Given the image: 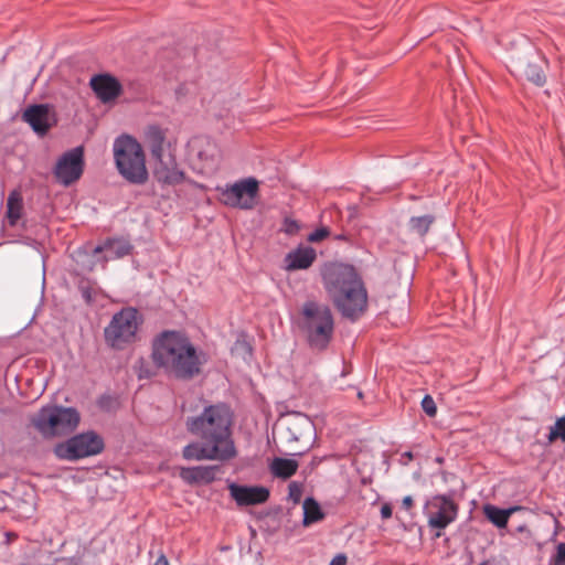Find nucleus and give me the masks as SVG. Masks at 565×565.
<instances>
[{"label": "nucleus", "mask_w": 565, "mask_h": 565, "mask_svg": "<svg viewBox=\"0 0 565 565\" xmlns=\"http://www.w3.org/2000/svg\"><path fill=\"white\" fill-rule=\"evenodd\" d=\"M151 360L167 375L191 381L202 373L207 355L184 332L164 330L152 340Z\"/></svg>", "instance_id": "obj_1"}, {"label": "nucleus", "mask_w": 565, "mask_h": 565, "mask_svg": "<svg viewBox=\"0 0 565 565\" xmlns=\"http://www.w3.org/2000/svg\"><path fill=\"white\" fill-rule=\"evenodd\" d=\"M323 282L334 307L348 319L356 320L367 308V291L355 268L331 264L323 271Z\"/></svg>", "instance_id": "obj_2"}, {"label": "nucleus", "mask_w": 565, "mask_h": 565, "mask_svg": "<svg viewBox=\"0 0 565 565\" xmlns=\"http://www.w3.org/2000/svg\"><path fill=\"white\" fill-rule=\"evenodd\" d=\"M233 416L228 406L223 403L206 406L196 416L188 417L186 430L202 441L212 443L227 449L236 457L237 451L232 438Z\"/></svg>", "instance_id": "obj_3"}, {"label": "nucleus", "mask_w": 565, "mask_h": 565, "mask_svg": "<svg viewBox=\"0 0 565 565\" xmlns=\"http://www.w3.org/2000/svg\"><path fill=\"white\" fill-rule=\"evenodd\" d=\"M296 323L311 350L322 352L328 349L334 334V318L329 306L307 300Z\"/></svg>", "instance_id": "obj_4"}, {"label": "nucleus", "mask_w": 565, "mask_h": 565, "mask_svg": "<svg viewBox=\"0 0 565 565\" xmlns=\"http://www.w3.org/2000/svg\"><path fill=\"white\" fill-rule=\"evenodd\" d=\"M114 159L119 174L127 182L142 185L148 181L143 149L131 136L122 135L115 140Z\"/></svg>", "instance_id": "obj_5"}, {"label": "nucleus", "mask_w": 565, "mask_h": 565, "mask_svg": "<svg viewBox=\"0 0 565 565\" xmlns=\"http://www.w3.org/2000/svg\"><path fill=\"white\" fill-rule=\"evenodd\" d=\"M143 318L136 308L126 307L116 312L104 329V339L108 347L124 350L138 341V332Z\"/></svg>", "instance_id": "obj_6"}, {"label": "nucleus", "mask_w": 565, "mask_h": 565, "mask_svg": "<svg viewBox=\"0 0 565 565\" xmlns=\"http://www.w3.org/2000/svg\"><path fill=\"white\" fill-rule=\"evenodd\" d=\"M30 422L32 427L45 439L66 436L71 431V408L47 405L34 414Z\"/></svg>", "instance_id": "obj_7"}, {"label": "nucleus", "mask_w": 565, "mask_h": 565, "mask_svg": "<svg viewBox=\"0 0 565 565\" xmlns=\"http://www.w3.org/2000/svg\"><path fill=\"white\" fill-rule=\"evenodd\" d=\"M258 190V181L254 178L243 179L225 188H217L221 201L225 205L244 210L254 207Z\"/></svg>", "instance_id": "obj_8"}, {"label": "nucleus", "mask_w": 565, "mask_h": 565, "mask_svg": "<svg viewBox=\"0 0 565 565\" xmlns=\"http://www.w3.org/2000/svg\"><path fill=\"white\" fill-rule=\"evenodd\" d=\"M188 148L190 162L194 170L202 174L214 170L220 158V149L211 138L194 137L190 140Z\"/></svg>", "instance_id": "obj_9"}, {"label": "nucleus", "mask_w": 565, "mask_h": 565, "mask_svg": "<svg viewBox=\"0 0 565 565\" xmlns=\"http://www.w3.org/2000/svg\"><path fill=\"white\" fill-rule=\"evenodd\" d=\"M428 525L443 530L455 521L458 505L447 495H435L426 504Z\"/></svg>", "instance_id": "obj_10"}, {"label": "nucleus", "mask_w": 565, "mask_h": 565, "mask_svg": "<svg viewBox=\"0 0 565 565\" xmlns=\"http://www.w3.org/2000/svg\"><path fill=\"white\" fill-rule=\"evenodd\" d=\"M21 118L40 137H44L56 124L55 114L47 104H35L26 107Z\"/></svg>", "instance_id": "obj_11"}, {"label": "nucleus", "mask_w": 565, "mask_h": 565, "mask_svg": "<svg viewBox=\"0 0 565 565\" xmlns=\"http://www.w3.org/2000/svg\"><path fill=\"white\" fill-rule=\"evenodd\" d=\"M182 456L186 460H230L235 458L234 455L228 452L227 449H222L217 445H214L212 443H205L202 444L198 441H193L189 445H186L182 450Z\"/></svg>", "instance_id": "obj_12"}, {"label": "nucleus", "mask_w": 565, "mask_h": 565, "mask_svg": "<svg viewBox=\"0 0 565 565\" xmlns=\"http://www.w3.org/2000/svg\"><path fill=\"white\" fill-rule=\"evenodd\" d=\"M156 160L153 177L164 185H178L184 182L185 173L179 168L175 157L168 153Z\"/></svg>", "instance_id": "obj_13"}, {"label": "nucleus", "mask_w": 565, "mask_h": 565, "mask_svg": "<svg viewBox=\"0 0 565 565\" xmlns=\"http://www.w3.org/2000/svg\"><path fill=\"white\" fill-rule=\"evenodd\" d=\"M89 85L97 98L104 104L115 102L122 94L121 83L108 73L94 75Z\"/></svg>", "instance_id": "obj_14"}, {"label": "nucleus", "mask_w": 565, "mask_h": 565, "mask_svg": "<svg viewBox=\"0 0 565 565\" xmlns=\"http://www.w3.org/2000/svg\"><path fill=\"white\" fill-rule=\"evenodd\" d=\"M228 491L239 507L265 503L270 494L269 490L263 486H241L236 483H231Z\"/></svg>", "instance_id": "obj_15"}, {"label": "nucleus", "mask_w": 565, "mask_h": 565, "mask_svg": "<svg viewBox=\"0 0 565 565\" xmlns=\"http://www.w3.org/2000/svg\"><path fill=\"white\" fill-rule=\"evenodd\" d=\"M105 444L102 436L89 430L73 436V459L84 458L100 454Z\"/></svg>", "instance_id": "obj_16"}, {"label": "nucleus", "mask_w": 565, "mask_h": 565, "mask_svg": "<svg viewBox=\"0 0 565 565\" xmlns=\"http://www.w3.org/2000/svg\"><path fill=\"white\" fill-rule=\"evenodd\" d=\"M73 260L76 264V273L84 274L92 271L98 263L106 260V256H103L99 245L86 243L76 250Z\"/></svg>", "instance_id": "obj_17"}, {"label": "nucleus", "mask_w": 565, "mask_h": 565, "mask_svg": "<svg viewBox=\"0 0 565 565\" xmlns=\"http://www.w3.org/2000/svg\"><path fill=\"white\" fill-rule=\"evenodd\" d=\"M218 471L217 466H196L182 468L180 477L183 481L189 484L195 483H211L215 480L216 472Z\"/></svg>", "instance_id": "obj_18"}, {"label": "nucleus", "mask_w": 565, "mask_h": 565, "mask_svg": "<svg viewBox=\"0 0 565 565\" xmlns=\"http://www.w3.org/2000/svg\"><path fill=\"white\" fill-rule=\"evenodd\" d=\"M317 254L312 247H298L286 255V269L289 271L307 269L316 260Z\"/></svg>", "instance_id": "obj_19"}, {"label": "nucleus", "mask_w": 565, "mask_h": 565, "mask_svg": "<svg viewBox=\"0 0 565 565\" xmlns=\"http://www.w3.org/2000/svg\"><path fill=\"white\" fill-rule=\"evenodd\" d=\"M146 139L153 159L164 154L166 132L159 126H149L146 130Z\"/></svg>", "instance_id": "obj_20"}, {"label": "nucleus", "mask_w": 565, "mask_h": 565, "mask_svg": "<svg viewBox=\"0 0 565 565\" xmlns=\"http://www.w3.org/2000/svg\"><path fill=\"white\" fill-rule=\"evenodd\" d=\"M99 247L102 248V254L106 252L110 258L125 257L132 250L130 242L124 238H108Z\"/></svg>", "instance_id": "obj_21"}, {"label": "nucleus", "mask_w": 565, "mask_h": 565, "mask_svg": "<svg viewBox=\"0 0 565 565\" xmlns=\"http://www.w3.org/2000/svg\"><path fill=\"white\" fill-rule=\"evenodd\" d=\"M546 61L543 57H537L535 61H530L524 67V76L537 86H543L546 82L543 65Z\"/></svg>", "instance_id": "obj_22"}, {"label": "nucleus", "mask_w": 565, "mask_h": 565, "mask_svg": "<svg viewBox=\"0 0 565 565\" xmlns=\"http://www.w3.org/2000/svg\"><path fill=\"white\" fill-rule=\"evenodd\" d=\"M78 290L87 305L96 303L105 297L96 281L89 279H81L78 281Z\"/></svg>", "instance_id": "obj_23"}, {"label": "nucleus", "mask_w": 565, "mask_h": 565, "mask_svg": "<svg viewBox=\"0 0 565 565\" xmlns=\"http://www.w3.org/2000/svg\"><path fill=\"white\" fill-rule=\"evenodd\" d=\"M287 431L290 435V441H301L306 437H309L311 431V423L307 417H297L289 423Z\"/></svg>", "instance_id": "obj_24"}, {"label": "nucleus", "mask_w": 565, "mask_h": 565, "mask_svg": "<svg viewBox=\"0 0 565 565\" xmlns=\"http://www.w3.org/2000/svg\"><path fill=\"white\" fill-rule=\"evenodd\" d=\"M298 462L294 459L275 458L270 465L271 473L277 478L287 479L297 472Z\"/></svg>", "instance_id": "obj_25"}, {"label": "nucleus", "mask_w": 565, "mask_h": 565, "mask_svg": "<svg viewBox=\"0 0 565 565\" xmlns=\"http://www.w3.org/2000/svg\"><path fill=\"white\" fill-rule=\"evenodd\" d=\"M56 182L71 185V150L65 151L55 164L53 171Z\"/></svg>", "instance_id": "obj_26"}, {"label": "nucleus", "mask_w": 565, "mask_h": 565, "mask_svg": "<svg viewBox=\"0 0 565 565\" xmlns=\"http://www.w3.org/2000/svg\"><path fill=\"white\" fill-rule=\"evenodd\" d=\"M23 210L22 195L19 191H12L7 200V217L10 225H15Z\"/></svg>", "instance_id": "obj_27"}, {"label": "nucleus", "mask_w": 565, "mask_h": 565, "mask_svg": "<svg viewBox=\"0 0 565 565\" xmlns=\"http://www.w3.org/2000/svg\"><path fill=\"white\" fill-rule=\"evenodd\" d=\"M520 508L499 509L494 505H487L484 514L498 527H505L510 515Z\"/></svg>", "instance_id": "obj_28"}, {"label": "nucleus", "mask_w": 565, "mask_h": 565, "mask_svg": "<svg viewBox=\"0 0 565 565\" xmlns=\"http://www.w3.org/2000/svg\"><path fill=\"white\" fill-rule=\"evenodd\" d=\"M303 525H310L324 518L319 503L313 498H307L303 501Z\"/></svg>", "instance_id": "obj_29"}, {"label": "nucleus", "mask_w": 565, "mask_h": 565, "mask_svg": "<svg viewBox=\"0 0 565 565\" xmlns=\"http://www.w3.org/2000/svg\"><path fill=\"white\" fill-rule=\"evenodd\" d=\"M435 222L434 215L414 216L409 220V231L418 236H425Z\"/></svg>", "instance_id": "obj_30"}, {"label": "nucleus", "mask_w": 565, "mask_h": 565, "mask_svg": "<svg viewBox=\"0 0 565 565\" xmlns=\"http://www.w3.org/2000/svg\"><path fill=\"white\" fill-rule=\"evenodd\" d=\"M156 364H151L143 358L136 361L134 371L139 380H149L157 375Z\"/></svg>", "instance_id": "obj_31"}, {"label": "nucleus", "mask_w": 565, "mask_h": 565, "mask_svg": "<svg viewBox=\"0 0 565 565\" xmlns=\"http://www.w3.org/2000/svg\"><path fill=\"white\" fill-rule=\"evenodd\" d=\"M84 147L73 148V182L77 181L84 171Z\"/></svg>", "instance_id": "obj_32"}, {"label": "nucleus", "mask_w": 565, "mask_h": 565, "mask_svg": "<svg viewBox=\"0 0 565 565\" xmlns=\"http://www.w3.org/2000/svg\"><path fill=\"white\" fill-rule=\"evenodd\" d=\"M557 439H562L565 443V416L557 418L555 425L550 429L548 443L552 444Z\"/></svg>", "instance_id": "obj_33"}, {"label": "nucleus", "mask_w": 565, "mask_h": 565, "mask_svg": "<svg viewBox=\"0 0 565 565\" xmlns=\"http://www.w3.org/2000/svg\"><path fill=\"white\" fill-rule=\"evenodd\" d=\"M97 405L104 412H115L119 408L120 402L117 396L106 394L98 398Z\"/></svg>", "instance_id": "obj_34"}, {"label": "nucleus", "mask_w": 565, "mask_h": 565, "mask_svg": "<svg viewBox=\"0 0 565 565\" xmlns=\"http://www.w3.org/2000/svg\"><path fill=\"white\" fill-rule=\"evenodd\" d=\"M422 407L429 417H434L437 414L436 403L430 395H425L422 401Z\"/></svg>", "instance_id": "obj_35"}, {"label": "nucleus", "mask_w": 565, "mask_h": 565, "mask_svg": "<svg viewBox=\"0 0 565 565\" xmlns=\"http://www.w3.org/2000/svg\"><path fill=\"white\" fill-rule=\"evenodd\" d=\"M55 454L57 457L63 459L71 458V439L65 440L64 443L58 444L55 449Z\"/></svg>", "instance_id": "obj_36"}, {"label": "nucleus", "mask_w": 565, "mask_h": 565, "mask_svg": "<svg viewBox=\"0 0 565 565\" xmlns=\"http://www.w3.org/2000/svg\"><path fill=\"white\" fill-rule=\"evenodd\" d=\"M300 226L296 220L286 217L284 220L282 231L288 235H295L299 232Z\"/></svg>", "instance_id": "obj_37"}, {"label": "nucleus", "mask_w": 565, "mask_h": 565, "mask_svg": "<svg viewBox=\"0 0 565 565\" xmlns=\"http://www.w3.org/2000/svg\"><path fill=\"white\" fill-rule=\"evenodd\" d=\"M289 498L294 500V502H299L302 495V486L298 482H291L288 486Z\"/></svg>", "instance_id": "obj_38"}, {"label": "nucleus", "mask_w": 565, "mask_h": 565, "mask_svg": "<svg viewBox=\"0 0 565 565\" xmlns=\"http://www.w3.org/2000/svg\"><path fill=\"white\" fill-rule=\"evenodd\" d=\"M329 234H330V231L327 227H320V228L316 230L315 232H312L308 236V241L311 243L321 242L322 239L328 237Z\"/></svg>", "instance_id": "obj_39"}, {"label": "nucleus", "mask_w": 565, "mask_h": 565, "mask_svg": "<svg viewBox=\"0 0 565 565\" xmlns=\"http://www.w3.org/2000/svg\"><path fill=\"white\" fill-rule=\"evenodd\" d=\"M553 565H565V542L557 545Z\"/></svg>", "instance_id": "obj_40"}, {"label": "nucleus", "mask_w": 565, "mask_h": 565, "mask_svg": "<svg viewBox=\"0 0 565 565\" xmlns=\"http://www.w3.org/2000/svg\"><path fill=\"white\" fill-rule=\"evenodd\" d=\"M392 513H393V509H392L391 504L384 503L381 508L382 519H384V520L390 519L392 516Z\"/></svg>", "instance_id": "obj_41"}, {"label": "nucleus", "mask_w": 565, "mask_h": 565, "mask_svg": "<svg viewBox=\"0 0 565 565\" xmlns=\"http://www.w3.org/2000/svg\"><path fill=\"white\" fill-rule=\"evenodd\" d=\"M347 561L348 558L344 554H338L331 559L330 565H347Z\"/></svg>", "instance_id": "obj_42"}, {"label": "nucleus", "mask_w": 565, "mask_h": 565, "mask_svg": "<svg viewBox=\"0 0 565 565\" xmlns=\"http://www.w3.org/2000/svg\"><path fill=\"white\" fill-rule=\"evenodd\" d=\"M479 565H509L507 561L498 562L494 558L481 562Z\"/></svg>", "instance_id": "obj_43"}, {"label": "nucleus", "mask_w": 565, "mask_h": 565, "mask_svg": "<svg viewBox=\"0 0 565 565\" xmlns=\"http://www.w3.org/2000/svg\"><path fill=\"white\" fill-rule=\"evenodd\" d=\"M413 503H414V502H413V499H412V497H409V495L405 497V498L403 499V501H402V505H403V508H404V509H406V510L412 509Z\"/></svg>", "instance_id": "obj_44"}, {"label": "nucleus", "mask_w": 565, "mask_h": 565, "mask_svg": "<svg viewBox=\"0 0 565 565\" xmlns=\"http://www.w3.org/2000/svg\"><path fill=\"white\" fill-rule=\"evenodd\" d=\"M17 539H18V535L14 532H7L6 533V543L7 544H10L11 542H13Z\"/></svg>", "instance_id": "obj_45"}, {"label": "nucleus", "mask_w": 565, "mask_h": 565, "mask_svg": "<svg viewBox=\"0 0 565 565\" xmlns=\"http://www.w3.org/2000/svg\"><path fill=\"white\" fill-rule=\"evenodd\" d=\"M79 422V414L73 408V428L76 427V425Z\"/></svg>", "instance_id": "obj_46"}, {"label": "nucleus", "mask_w": 565, "mask_h": 565, "mask_svg": "<svg viewBox=\"0 0 565 565\" xmlns=\"http://www.w3.org/2000/svg\"><path fill=\"white\" fill-rule=\"evenodd\" d=\"M154 565H169L168 563V559L166 558V556L161 555L157 562L154 563Z\"/></svg>", "instance_id": "obj_47"}, {"label": "nucleus", "mask_w": 565, "mask_h": 565, "mask_svg": "<svg viewBox=\"0 0 565 565\" xmlns=\"http://www.w3.org/2000/svg\"><path fill=\"white\" fill-rule=\"evenodd\" d=\"M358 397H359V398H362V397H363V393H362V392H359V393H358Z\"/></svg>", "instance_id": "obj_48"}]
</instances>
